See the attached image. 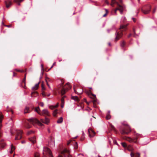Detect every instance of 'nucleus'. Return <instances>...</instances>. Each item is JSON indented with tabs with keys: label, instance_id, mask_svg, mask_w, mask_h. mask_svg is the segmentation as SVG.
Here are the masks:
<instances>
[{
	"label": "nucleus",
	"instance_id": "1",
	"mask_svg": "<svg viewBox=\"0 0 157 157\" xmlns=\"http://www.w3.org/2000/svg\"><path fill=\"white\" fill-rule=\"evenodd\" d=\"M122 124L123 125L125 126V127L121 129L120 131L121 134H127L131 132V128L127 123H123Z\"/></svg>",
	"mask_w": 157,
	"mask_h": 157
},
{
	"label": "nucleus",
	"instance_id": "2",
	"mask_svg": "<svg viewBox=\"0 0 157 157\" xmlns=\"http://www.w3.org/2000/svg\"><path fill=\"white\" fill-rule=\"evenodd\" d=\"M43 154L46 157H53V156L51 150L48 148L44 147L43 150Z\"/></svg>",
	"mask_w": 157,
	"mask_h": 157
},
{
	"label": "nucleus",
	"instance_id": "3",
	"mask_svg": "<svg viewBox=\"0 0 157 157\" xmlns=\"http://www.w3.org/2000/svg\"><path fill=\"white\" fill-rule=\"evenodd\" d=\"M30 123L34 124H37L38 125L42 126L43 124L41 123L39 120H37L36 118H32L27 119Z\"/></svg>",
	"mask_w": 157,
	"mask_h": 157
},
{
	"label": "nucleus",
	"instance_id": "4",
	"mask_svg": "<svg viewBox=\"0 0 157 157\" xmlns=\"http://www.w3.org/2000/svg\"><path fill=\"white\" fill-rule=\"evenodd\" d=\"M151 9V6L148 5L144 7V8L142 10V11L144 14H148L150 12Z\"/></svg>",
	"mask_w": 157,
	"mask_h": 157
},
{
	"label": "nucleus",
	"instance_id": "5",
	"mask_svg": "<svg viewBox=\"0 0 157 157\" xmlns=\"http://www.w3.org/2000/svg\"><path fill=\"white\" fill-rule=\"evenodd\" d=\"M115 37L114 39V40L115 41H117L122 36V32L117 31L115 33Z\"/></svg>",
	"mask_w": 157,
	"mask_h": 157
},
{
	"label": "nucleus",
	"instance_id": "6",
	"mask_svg": "<svg viewBox=\"0 0 157 157\" xmlns=\"http://www.w3.org/2000/svg\"><path fill=\"white\" fill-rule=\"evenodd\" d=\"M125 140L130 143H137L138 142V138H125Z\"/></svg>",
	"mask_w": 157,
	"mask_h": 157
},
{
	"label": "nucleus",
	"instance_id": "7",
	"mask_svg": "<svg viewBox=\"0 0 157 157\" xmlns=\"http://www.w3.org/2000/svg\"><path fill=\"white\" fill-rule=\"evenodd\" d=\"M89 136L90 137H92L95 136L96 133L91 128H90L88 130Z\"/></svg>",
	"mask_w": 157,
	"mask_h": 157
},
{
	"label": "nucleus",
	"instance_id": "8",
	"mask_svg": "<svg viewBox=\"0 0 157 157\" xmlns=\"http://www.w3.org/2000/svg\"><path fill=\"white\" fill-rule=\"evenodd\" d=\"M44 116H49L50 114L48 110L47 109H43L41 112V115Z\"/></svg>",
	"mask_w": 157,
	"mask_h": 157
},
{
	"label": "nucleus",
	"instance_id": "9",
	"mask_svg": "<svg viewBox=\"0 0 157 157\" xmlns=\"http://www.w3.org/2000/svg\"><path fill=\"white\" fill-rule=\"evenodd\" d=\"M65 153L67 154L68 157H71V156L69 154V151L66 149H64L61 152V154L62 155H63L64 156L65 155L64 154Z\"/></svg>",
	"mask_w": 157,
	"mask_h": 157
},
{
	"label": "nucleus",
	"instance_id": "10",
	"mask_svg": "<svg viewBox=\"0 0 157 157\" xmlns=\"http://www.w3.org/2000/svg\"><path fill=\"white\" fill-rule=\"evenodd\" d=\"M0 149H3L5 146L6 144L4 142V140L2 139H0Z\"/></svg>",
	"mask_w": 157,
	"mask_h": 157
},
{
	"label": "nucleus",
	"instance_id": "11",
	"mask_svg": "<svg viewBox=\"0 0 157 157\" xmlns=\"http://www.w3.org/2000/svg\"><path fill=\"white\" fill-rule=\"evenodd\" d=\"M5 3L6 4V7L8 8L11 5L12 2L10 0H7L5 1Z\"/></svg>",
	"mask_w": 157,
	"mask_h": 157
},
{
	"label": "nucleus",
	"instance_id": "12",
	"mask_svg": "<svg viewBox=\"0 0 157 157\" xmlns=\"http://www.w3.org/2000/svg\"><path fill=\"white\" fill-rule=\"evenodd\" d=\"M40 121L41 122L46 124H48L49 122V119L46 117L45 118V119H41Z\"/></svg>",
	"mask_w": 157,
	"mask_h": 157
},
{
	"label": "nucleus",
	"instance_id": "13",
	"mask_svg": "<svg viewBox=\"0 0 157 157\" xmlns=\"http://www.w3.org/2000/svg\"><path fill=\"white\" fill-rule=\"evenodd\" d=\"M117 3L119 6V11H120V13L121 14H122L123 13L124 7L123 6L119 5L117 2Z\"/></svg>",
	"mask_w": 157,
	"mask_h": 157
},
{
	"label": "nucleus",
	"instance_id": "14",
	"mask_svg": "<svg viewBox=\"0 0 157 157\" xmlns=\"http://www.w3.org/2000/svg\"><path fill=\"white\" fill-rule=\"evenodd\" d=\"M75 92L78 94H81L82 92V89H78L76 90L74 88Z\"/></svg>",
	"mask_w": 157,
	"mask_h": 157
},
{
	"label": "nucleus",
	"instance_id": "15",
	"mask_svg": "<svg viewBox=\"0 0 157 157\" xmlns=\"http://www.w3.org/2000/svg\"><path fill=\"white\" fill-rule=\"evenodd\" d=\"M22 132L21 131H18L17 132V137H22L23 136L22 135Z\"/></svg>",
	"mask_w": 157,
	"mask_h": 157
},
{
	"label": "nucleus",
	"instance_id": "16",
	"mask_svg": "<svg viewBox=\"0 0 157 157\" xmlns=\"http://www.w3.org/2000/svg\"><path fill=\"white\" fill-rule=\"evenodd\" d=\"M39 82L38 83L36 84L32 88V90H37L39 87Z\"/></svg>",
	"mask_w": 157,
	"mask_h": 157
},
{
	"label": "nucleus",
	"instance_id": "17",
	"mask_svg": "<svg viewBox=\"0 0 157 157\" xmlns=\"http://www.w3.org/2000/svg\"><path fill=\"white\" fill-rule=\"evenodd\" d=\"M29 140L32 143L34 144L36 142V138H29Z\"/></svg>",
	"mask_w": 157,
	"mask_h": 157
},
{
	"label": "nucleus",
	"instance_id": "18",
	"mask_svg": "<svg viewBox=\"0 0 157 157\" xmlns=\"http://www.w3.org/2000/svg\"><path fill=\"white\" fill-rule=\"evenodd\" d=\"M35 111L37 112L39 114L41 115V112L40 111V110L39 107L36 108L35 109Z\"/></svg>",
	"mask_w": 157,
	"mask_h": 157
},
{
	"label": "nucleus",
	"instance_id": "19",
	"mask_svg": "<svg viewBox=\"0 0 157 157\" xmlns=\"http://www.w3.org/2000/svg\"><path fill=\"white\" fill-rule=\"evenodd\" d=\"M66 92V90L65 89L63 88L62 89V90H61V95H63Z\"/></svg>",
	"mask_w": 157,
	"mask_h": 157
},
{
	"label": "nucleus",
	"instance_id": "20",
	"mask_svg": "<svg viewBox=\"0 0 157 157\" xmlns=\"http://www.w3.org/2000/svg\"><path fill=\"white\" fill-rule=\"evenodd\" d=\"M125 43L124 41H122L120 43V46H121V47L122 48H124V46H125Z\"/></svg>",
	"mask_w": 157,
	"mask_h": 157
},
{
	"label": "nucleus",
	"instance_id": "21",
	"mask_svg": "<svg viewBox=\"0 0 157 157\" xmlns=\"http://www.w3.org/2000/svg\"><path fill=\"white\" fill-rule=\"evenodd\" d=\"M110 129L112 130H113L115 132H116V129L114 127L112 124H110Z\"/></svg>",
	"mask_w": 157,
	"mask_h": 157
},
{
	"label": "nucleus",
	"instance_id": "22",
	"mask_svg": "<svg viewBox=\"0 0 157 157\" xmlns=\"http://www.w3.org/2000/svg\"><path fill=\"white\" fill-rule=\"evenodd\" d=\"M59 105V104L58 103H57L56 105H55L53 106H50L49 107V108L52 109H53L54 108H56L58 107Z\"/></svg>",
	"mask_w": 157,
	"mask_h": 157
},
{
	"label": "nucleus",
	"instance_id": "23",
	"mask_svg": "<svg viewBox=\"0 0 157 157\" xmlns=\"http://www.w3.org/2000/svg\"><path fill=\"white\" fill-rule=\"evenodd\" d=\"M63 121V118L62 117H60L58 120L57 122L58 123H62Z\"/></svg>",
	"mask_w": 157,
	"mask_h": 157
},
{
	"label": "nucleus",
	"instance_id": "24",
	"mask_svg": "<svg viewBox=\"0 0 157 157\" xmlns=\"http://www.w3.org/2000/svg\"><path fill=\"white\" fill-rule=\"evenodd\" d=\"M29 108L26 107L24 109V113H29Z\"/></svg>",
	"mask_w": 157,
	"mask_h": 157
},
{
	"label": "nucleus",
	"instance_id": "25",
	"mask_svg": "<svg viewBox=\"0 0 157 157\" xmlns=\"http://www.w3.org/2000/svg\"><path fill=\"white\" fill-rule=\"evenodd\" d=\"M66 86H67V90H68L70 89L71 88V86L70 85V84L69 83H67L66 84Z\"/></svg>",
	"mask_w": 157,
	"mask_h": 157
},
{
	"label": "nucleus",
	"instance_id": "26",
	"mask_svg": "<svg viewBox=\"0 0 157 157\" xmlns=\"http://www.w3.org/2000/svg\"><path fill=\"white\" fill-rule=\"evenodd\" d=\"M127 26L126 25H121L120 26V29H123L124 30L125 29Z\"/></svg>",
	"mask_w": 157,
	"mask_h": 157
},
{
	"label": "nucleus",
	"instance_id": "27",
	"mask_svg": "<svg viewBox=\"0 0 157 157\" xmlns=\"http://www.w3.org/2000/svg\"><path fill=\"white\" fill-rule=\"evenodd\" d=\"M110 112L109 111L108 114H107L106 116V118L107 120H109L111 118V116L109 114Z\"/></svg>",
	"mask_w": 157,
	"mask_h": 157
},
{
	"label": "nucleus",
	"instance_id": "28",
	"mask_svg": "<svg viewBox=\"0 0 157 157\" xmlns=\"http://www.w3.org/2000/svg\"><path fill=\"white\" fill-rule=\"evenodd\" d=\"M3 116L1 112H0V123H1L2 122Z\"/></svg>",
	"mask_w": 157,
	"mask_h": 157
},
{
	"label": "nucleus",
	"instance_id": "29",
	"mask_svg": "<svg viewBox=\"0 0 157 157\" xmlns=\"http://www.w3.org/2000/svg\"><path fill=\"white\" fill-rule=\"evenodd\" d=\"M40 154L37 152H35L34 154V157H39Z\"/></svg>",
	"mask_w": 157,
	"mask_h": 157
},
{
	"label": "nucleus",
	"instance_id": "30",
	"mask_svg": "<svg viewBox=\"0 0 157 157\" xmlns=\"http://www.w3.org/2000/svg\"><path fill=\"white\" fill-rule=\"evenodd\" d=\"M115 29V27L114 26H113L112 28H110L109 29H108L107 30V31L108 33H109L110 31H112V30Z\"/></svg>",
	"mask_w": 157,
	"mask_h": 157
},
{
	"label": "nucleus",
	"instance_id": "31",
	"mask_svg": "<svg viewBox=\"0 0 157 157\" xmlns=\"http://www.w3.org/2000/svg\"><path fill=\"white\" fill-rule=\"evenodd\" d=\"M71 98L75 101H78V98L76 96H72L71 97Z\"/></svg>",
	"mask_w": 157,
	"mask_h": 157
},
{
	"label": "nucleus",
	"instance_id": "32",
	"mask_svg": "<svg viewBox=\"0 0 157 157\" xmlns=\"http://www.w3.org/2000/svg\"><path fill=\"white\" fill-rule=\"evenodd\" d=\"M122 146L124 147H127L126 144L124 142H122L121 143Z\"/></svg>",
	"mask_w": 157,
	"mask_h": 157
},
{
	"label": "nucleus",
	"instance_id": "33",
	"mask_svg": "<svg viewBox=\"0 0 157 157\" xmlns=\"http://www.w3.org/2000/svg\"><path fill=\"white\" fill-rule=\"evenodd\" d=\"M105 10L106 12V13H105L103 15V17H105L107 14L108 12V10L106 9H105Z\"/></svg>",
	"mask_w": 157,
	"mask_h": 157
},
{
	"label": "nucleus",
	"instance_id": "34",
	"mask_svg": "<svg viewBox=\"0 0 157 157\" xmlns=\"http://www.w3.org/2000/svg\"><path fill=\"white\" fill-rule=\"evenodd\" d=\"M11 149L13 151H14L15 150V147L12 144L11 145Z\"/></svg>",
	"mask_w": 157,
	"mask_h": 157
},
{
	"label": "nucleus",
	"instance_id": "35",
	"mask_svg": "<svg viewBox=\"0 0 157 157\" xmlns=\"http://www.w3.org/2000/svg\"><path fill=\"white\" fill-rule=\"evenodd\" d=\"M57 110L56 109L53 112V115L55 117L57 113Z\"/></svg>",
	"mask_w": 157,
	"mask_h": 157
},
{
	"label": "nucleus",
	"instance_id": "36",
	"mask_svg": "<svg viewBox=\"0 0 157 157\" xmlns=\"http://www.w3.org/2000/svg\"><path fill=\"white\" fill-rule=\"evenodd\" d=\"M75 144L74 145V148L75 149H77L78 147V144H77V142H75Z\"/></svg>",
	"mask_w": 157,
	"mask_h": 157
},
{
	"label": "nucleus",
	"instance_id": "37",
	"mask_svg": "<svg viewBox=\"0 0 157 157\" xmlns=\"http://www.w3.org/2000/svg\"><path fill=\"white\" fill-rule=\"evenodd\" d=\"M134 156H135L136 157H139L140 156V154L139 153H136L135 154Z\"/></svg>",
	"mask_w": 157,
	"mask_h": 157
},
{
	"label": "nucleus",
	"instance_id": "38",
	"mask_svg": "<svg viewBox=\"0 0 157 157\" xmlns=\"http://www.w3.org/2000/svg\"><path fill=\"white\" fill-rule=\"evenodd\" d=\"M65 96H63L62 97L61 99V101L62 103H64V98H65Z\"/></svg>",
	"mask_w": 157,
	"mask_h": 157
},
{
	"label": "nucleus",
	"instance_id": "39",
	"mask_svg": "<svg viewBox=\"0 0 157 157\" xmlns=\"http://www.w3.org/2000/svg\"><path fill=\"white\" fill-rule=\"evenodd\" d=\"M33 133H34V132H33L32 131H29L27 132V134L29 135Z\"/></svg>",
	"mask_w": 157,
	"mask_h": 157
},
{
	"label": "nucleus",
	"instance_id": "40",
	"mask_svg": "<svg viewBox=\"0 0 157 157\" xmlns=\"http://www.w3.org/2000/svg\"><path fill=\"white\" fill-rule=\"evenodd\" d=\"M24 0H13V2H17L18 1H20V2H22L24 1Z\"/></svg>",
	"mask_w": 157,
	"mask_h": 157
},
{
	"label": "nucleus",
	"instance_id": "41",
	"mask_svg": "<svg viewBox=\"0 0 157 157\" xmlns=\"http://www.w3.org/2000/svg\"><path fill=\"white\" fill-rule=\"evenodd\" d=\"M130 155L131 157H133L135 155L132 152L131 153Z\"/></svg>",
	"mask_w": 157,
	"mask_h": 157
},
{
	"label": "nucleus",
	"instance_id": "42",
	"mask_svg": "<svg viewBox=\"0 0 157 157\" xmlns=\"http://www.w3.org/2000/svg\"><path fill=\"white\" fill-rule=\"evenodd\" d=\"M25 80H26V78H25V77H24V79H23V80L22 81V82L24 83L25 85Z\"/></svg>",
	"mask_w": 157,
	"mask_h": 157
},
{
	"label": "nucleus",
	"instance_id": "43",
	"mask_svg": "<svg viewBox=\"0 0 157 157\" xmlns=\"http://www.w3.org/2000/svg\"><path fill=\"white\" fill-rule=\"evenodd\" d=\"M41 70L42 71H43V70H44V66H43V64H41Z\"/></svg>",
	"mask_w": 157,
	"mask_h": 157
},
{
	"label": "nucleus",
	"instance_id": "44",
	"mask_svg": "<svg viewBox=\"0 0 157 157\" xmlns=\"http://www.w3.org/2000/svg\"><path fill=\"white\" fill-rule=\"evenodd\" d=\"M26 127L27 128H31V125H30L29 124H27V125L26 126Z\"/></svg>",
	"mask_w": 157,
	"mask_h": 157
},
{
	"label": "nucleus",
	"instance_id": "45",
	"mask_svg": "<svg viewBox=\"0 0 157 157\" xmlns=\"http://www.w3.org/2000/svg\"><path fill=\"white\" fill-rule=\"evenodd\" d=\"M41 86H42V90H45V88H44V86L43 84V83L42 84Z\"/></svg>",
	"mask_w": 157,
	"mask_h": 157
},
{
	"label": "nucleus",
	"instance_id": "46",
	"mask_svg": "<svg viewBox=\"0 0 157 157\" xmlns=\"http://www.w3.org/2000/svg\"><path fill=\"white\" fill-rule=\"evenodd\" d=\"M71 142V140H69L67 142V145H69L70 143Z\"/></svg>",
	"mask_w": 157,
	"mask_h": 157
},
{
	"label": "nucleus",
	"instance_id": "47",
	"mask_svg": "<svg viewBox=\"0 0 157 157\" xmlns=\"http://www.w3.org/2000/svg\"><path fill=\"white\" fill-rule=\"evenodd\" d=\"M40 105L43 107L44 106V103L42 102H41L40 103Z\"/></svg>",
	"mask_w": 157,
	"mask_h": 157
},
{
	"label": "nucleus",
	"instance_id": "48",
	"mask_svg": "<svg viewBox=\"0 0 157 157\" xmlns=\"http://www.w3.org/2000/svg\"><path fill=\"white\" fill-rule=\"evenodd\" d=\"M21 2L18 1V2H15L17 3V5H18L20 6V2Z\"/></svg>",
	"mask_w": 157,
	"mask_h": 157
},
{
	"label": "nucleus",
	"instance_id": "49",
	"mask_svg": "<svg viewBox=\"0 0 157 157\" xmlns=\"http://www.w3.org/2000/svg\"><path fill=\"white\" fill-rule=\"evenodd\" d=\"M16 71H18V72H23V70H17V69H16Z\"/></svg>",
	"mask_w": 157,
	"mask_h": 157
},
{
	"label": "nucleus",
	"instance_id": "50",
	"mask_svg": "<svg viewBox=\"0 0 157 157\" xmlns=\"http://www.w3.org/2000/svg\"><path fill=\"white\" fill-rule=\"evenodd\" d=\"M112 3L113 4H114L116 2V0H112Z\"/></svg>",
	"mask_w": 157,
	"mask_h": 157
},
{
	"label": "nucleus",
	"instance_id": "51",
	"mask_svg": "<svg viewBox=\"0 0 157 157\" xmlns=\"http://www.w3.org/2000/svg\"><path fill=\"white\" fill-rule=\"evenodd\" d=\"M5 26L8 27H11V25H5Z\"/></svg>",
	"mask_w": 157,
	"mask_h": 157
},
{
	"label": "nucleus",
	"instance_id": "52",
	"mask_svg": "<svg viewBox=\"0 0 157 157\" xmlns=\"http://www.w3.org/2000/svg\"><path fill=\"white\" fill-rule=\"evenodd\" d=\"M46 83H47V86L49 88V89H51V87H50V86H49V84H48V82H47V81H46Z\"/></svg>",
	"mask_w": 157,
	"mask_h": 157
},
{
	"label": "nucleus",
	"instance_id": "53",
	"mask_svg": "<svg viewBox=\"0 0 157 157\" xmlns=\"http://www.w3.org/2000/svg\"><path fill=\"white\" fill-rule=\"evenodd\" d=\"M33 93H35V94H37V92H33V93H32L31 94V96H32V97H33L32 94H33Z\"/></svg>",
	"mask_w": 157,
	"mask_h": 157
},
{
	"label": "nucleus",
	"instance_id": "54",
	"mask_svg": "<svg viewBox=\"0 0 157 157\" xmlns=\"http://www.w3.org/2000/svg\"><path fill=\"white\" fill-rule=\"evenodd\" d=\"M156 10V8H155L153 11V13H154L155 12Z\"/></svg>",
	"mask_w": 157,
	"mask_h": 157
},
{
	"label": "nucleus",
	"instance_id": "55",
	"mask_svg": "<svg viewBox=\"0 0 157 157\" xmlns=\"http://www.w3.org/2000/svg\"><path fill=\"white\" fill-rule=\"evenodd\" d=\"M64 106V103H62L61 107L62 108H63Z\"/></svg>",
	"mask_w": 157,
	"mask_h": 157
},
{
	"label": "nucleus",
	"instance_id": "56",
	"mask_svg": "<svg viewBox=\"0 0 157 157\" xmlns=\"http://www.w3.org/2000/svg\"><path fill=\"white\" fill-rule=\"evenodd\" d=\"M132 19L133 20V21L134 22H135L136 21V19L135 18H132Z\"/></svg>",
	"mask_w": 157,
	"mask_h": 157
},
{
	"label": "nucleus",
	"instance_id": "57",
	"mask_svg": "<svg viewBox=\"0 0 157 157\" xmlns=\"http://www.w3.org/2000/svg\"><path fill=\"white\" fill-rule=\"evenodd\" d=\"M53 66H53V65H52V66H51L50 68L48 70V71H49L51 69V68H52L53 67Z\"/></svg>",
	"mask_w": 157,
	"mask_h": 157
},
{
	"label": "nucleus",
	"instance_id": "58",
	"mask_svg": "<svg viewBox=\"0 0 157 157\" xmlns=\"http://www.w3.org/2000/svg\"><path fill=\"white\" fill-rule=\"evenodd\" d=\"M58 157H63V156L61 155H59Z\"/></svg>",
	"mask_w": 157,
	"mask_h": 157
},
{
	"label": "nucleus",
	"instance_id": "59",
	"mask_svg": "<svg viewBox=\"0 0 157 157\" xmlns=\"http://www.w3.org/2000/svg\"><path fill=\"white\" fill-rule=\"evenodd\" d=\"M13 151H12V150H11H11L10 151V154H12L13 153Z\"/></svg>",
	"mask_w": 157,
	"mask_h": 157
},
{
	"label": "nucleus",
	"instance_id": "60",
	"mask_svg": "<svg viewBox=\"0 0 157 157\" xmlns=\"http://www.w3.org/2000/svg\"><path fill=\"white\" fill-rule=\"evenodd\" d=\"M21 143L22 144H24L25 143V141H21Z\"/></svg>",
	"mask_w": 157,
	"mask_h": 157
},
{
	"label": "nucleus",
	"instance_id": "61",
	"mask_svg": "<svg viewBox=\"0 0 157 157\" xmlns=\"http://www.w3.org/2000/svg\"><path fill=\"white\" fill-rule=\"evenodd\" d=\"M133 32H134V33L135 34H136V33H135V30L134 29H133Z\"/></svg>",
	"mask_w": 157,
	"mask_h": 157
},
{
	"label": "nucleus",
	"instance_id": "62",
	"mask_svg": "<svg viewBox=\"0 0 157 157\" xmlns=\"http://www.w3.org/2000/svg\"><path fill=\"white\" fill-rule=\"evenodd\" d=\"M2 133L0 132V137H2Z\"/></svg>",
	"mask_w": 157,
	"mask_h": 157
},
{
	"label": "nucleus",
	"instance_id": "63",
	"mask_svg": "<svg viewBox=\"0 0 157 157\" xmlns=\"http://www.w3.org/2000/svg\"><path fill=\"white\" fill-rule=\"evenodd\" d=\"M56 62H55L53 64V66H54L56 65Z\"/></svg>",
	"mask_w": 157,
	"mask_h": 157
},
{
	"label": "nucleus",
	"instance_id": "64",
	"mask_svg": "<svg viewBox=\"0 0 157 157\" xmlns=\"http://www.w3.org/2000/svg\"><path fill=\"white\" fill-rule=\"evenodd\" d=\"M108 45L109 46H110L111 45L110 43V42L109 43Z\"/></svg>",
	"mask_w": 157,
	"mask_h": 157
}]
</instances>
